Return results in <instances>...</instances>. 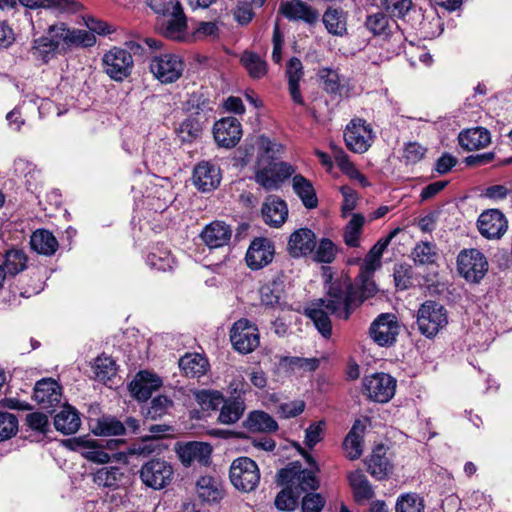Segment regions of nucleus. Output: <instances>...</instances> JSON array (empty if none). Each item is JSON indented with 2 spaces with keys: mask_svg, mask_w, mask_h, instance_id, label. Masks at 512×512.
<instances>
[{
  "mask_svg": "<svg viewBox=\"0 0 512 512\" xmlns=\"http://www.w3.org/2000/svg\"><path fill=\"white\" fill-rule=\"evenodd\" d=\"M365 463L368 472L378 480L387 478L392 470V465L386 456V449L383 445L376 446Z\"/></svg>",
  "mask_w": 512,
  "mask_h": 512,
  "instance_id": "nucleus-31",
  "label": "nucleus"
},
{
  "mask_svg": "<svg viewBox=\"0 0 512 512\" xmlns=\"http://www.w3.org/2000/svg\"><path fill=\"white\" fill-rule=\"evenodd\" d=\"M447 324V310L439 302L427 300L418 308L416 325L418 331L426 338H434Z\"/></svg>",
  "mask_w": 512,
  "mask_h": 512,
  "instance_id": "nucleus-4",
  "label": "nucleus"
},
{
  "mask_svg": "<svg viewBox=\"0 0 512 512\" xmlns=\"http://www.w3.org/2000/svg\"><path fill=\"white\" fill-rule=\"evenodd\" d=\"M93 432L100 436L125 434L124 423L112 416H103L96 421Z\"/></svg>",
  "mask_w": 512,
  "mask_h": 512,
  "instance_id": "nucleus-50",
  "label": "nucleus"
},
{
  "mask_svg": "<svg viewBox=\"0 0 512 512\" xmlns=\"http://www.w3.org/2000/svg\"><path fill=\"white\" fill-rule=\"evenodd\" d=\"M304 75L303 65L299 58L292 57L286 65V76L288 78V88L290 96L295 104L304 105V99L300 92V80Z\"/></svg>",
  "mask_w": 512,
  "mask_h": 512,
  "instance_id": "nucleus-32",
  "label": "nucleus"
},
{
  "mask_svg": "<svg viewBox=\"0 0 512 512\" xmlns=\"http://www.w3.org/2000/svg\"><path fill=\"white\" fill-rule=\"evenodd\" d=\"M123 474L118 467H103L93 476V481L98 486L116 487L122 480Z\"/></svg>",
  "mask_w": 512,
  "mask_h": 512,
  "instance_id": "nucleus-56",
  "label": "nucleus"
},
{
  "mask_svg": "<svg viewBox=\"0 0 512 512\" xmlns=\"http://www.w3.org/2000/svg\"><path fill=\"white\" fill-rule=\"evenodd\" d=\"M353 497L358 504H363L374 498L375 492L362 470H354L347 475Z\"/></svg>",
  "mask_w": 512,
  "mask_h": 512,
  "instance_id": "nucleus-29",
  "label": "nucleus"
},
{
  "mask_svg": "<svg viewBox=\"0 0 512 512\" xmlns=\"http://www.w3.org/2000/svg\"><path fill=\"white\" fill-rule=\"evenodd\" d=\"M162 385L161 379L148 372H140L131 382L130 390L132 395L139 401L148 400L153 391Z\"/></svg>",
  "mask_w": 512,
  "mask_h": 512,
  "instance_id": "nucleus-28",
  "label": "nucleus"
},
{
  "mask_svg": "<svg viewBox=\"0 0 512 512\" xmlns=\"http://www.w3.org/2000/svg\"><path fill=\"white\" fill-rule=\"evenodd\" d=\"M61 387L51 378L39 380L34 387V399L43 408H50L61 400Z\"/></svg>",
  "mask_w": 512,
  "mask_h": 512,
  "instance_id": "nucleus-26",
  "label": "nucleus"
},
{
  "mask_svg": "<svg viewBox=\"0 0 512 512\" xmlns=\"http://www.w3.org/2000/svg\"><path fill=\"white\" fill-rule=\"evenodd\" d=\"M477 228L486 239H500L507 231L508 221L500 210L489 209L479 215Z\"/></svg>",
  "mask_w": 512,
  "mask_h": 512,
  "instance_id": "nucleus-15",
  "label": "nucleus"
},
{
  "mask_svg": "<svg viewBox=\"0 0 512 512\" xmlns=\"http://www.w3.org/2000/svg\"><path fill=\"white\" fill-rule=\"evenodd\" d=\"M71 449L79 451L88 461L104 464L110 461V455L103 450V445L97 441L83 437L67 440Z\"/></svg>",
  "mask_w": 512,
  "mask_h": 512,
  "instance_id": "nucleus-25",
  "label": "nucleus"
},
{
  "mask_svg": "<svg viewBox=\"0 0 512 512\" xmlns=\"http://www.w3.org/2000/svg\"><path fill=\"white\" fill-rule=\"evenodd\" d=\"M338 253L337 246L332 240L328 238H322L317 243L316 248L313 251V260L318 263H332Z\"/></svg>",
  "mask_w": 512,
  "mask_h": 512,
  "instance_id": "nucleus-55",
  "label": "nucleus"
},
{
  "mask_svg": "<svg viewBox=\"0 0 512 512\" xmlns=\"http://www.w3.org/2000/svg\"><path fill=\"white\" fill-rule=\"evenodd\" d=\"M279 13L290 21H303L309 25L315 24L319 19L318 10L302 0L281 2Z\"/></svg>",
  "mask_w": 512,
  "mask_h": 512,
  "instance_id": "nucleus-19",
  "label": "nucleus"
},
{
  "mask_svg": "<svg viewBox=\"0 0 512 512\" xmlns=\"http://www.w3.org/2000/svg\"><path fill=\"white\" fill-rule=\"evenodd\" d=\"M325 427L326 422L324 420L310 424L305 430V445L309 448H313L316 444L322 441Z\"/></svg>",
  "mask_w": 512,
  "mask_h": 512,
  "instance_id": "nucleus-64",
  "label": "nucleus"
},
{
  "mask_svg": "<svg viewBox=\"0 0 512 512\" xmlns=\"http://www.w3.org/2000/svg\"><path fill=\"white\" fill-rule=\"evenodd\" d=\"M147 264L159 271H166L172 268L173 258L168 251L151 252L147 256Z\"/></svg>",
  "mask_w": 512,
  "mask_h": 512,
  "instance_id": "nucleus-63",
  "label": "nucleus"
},
{
  "mask_svg": "<svg viewBox=\"0 0 512 512\" xmlns=\"http://www.w3.org/2000/svg\"><path fill=\"white\" fill-rule=\"evenodd\" d=\"M365 426L360 420H356L346 435L342 447L346 458L349 460L359 459L363 453V435Z\"/></svg>",
  "mask_w": 512,
  "mask_h": 512,
  "instance_id": "nucleus-30",
  "label": "nucleus"
},
{
  "mask_svg": "<svg viewBox=\"0 0 512 512\" xmlns=\"http://www.w3.org/2000/svg\"><path fill=\"white\" fill-rule=\"evenodd\" d=\"M176 451L185 466H190L195 462L207 466L210 463L212 447L205 442L193 441L179 445Z\"/></svg>",
  "mask_w": 512,
  "mask_h": 512,
  "instance_id": "nucleus-20",
  "label": "nucleus"
},
{
  "mask_svg": "<svg viewBox=\"0 0 512 512\" xmlns=\"http://www.w3.org/2000/svg\"><path fill=\"white\" fill-rule=\"evenodd\" d=\"M300 496L290 486L281 490L275 498V506L281 511H292L297 507Z\"/></svg>",
  "mask_w": 512,
  "mask_h": 512,
  "instance_id": "nucleus-59",
  "label": "nucleus"
},
{
  "mask_svg": "<svg viewBox=\"0 0 512 512\" xmlns=\"http://www.w3.org/2000/svg\"><path fill=\"white\" fill-rule=\"evenodd\" d=\"M399 333V321L393 313L379 314L369 327L370 338L380 347L394 345Z\"/></svg>",
  "mask_w": 512,
  "mask_h": 512,
  "instance_id": "nucleus-10",
  "label": "nucleus"
},
{
  "mask_svg": "<svg viewBox=\"0 0 512 512\" xmlns=\"http://www.w3.org/2000/svg\"><path fill=\"white\" fill-rule=\"evenodd\" d=\"M28 257L22 249H10L6 251L4 257V270L9 275H17L27 268Z\"/></svg>",
  "mask_w": 512,
  "mask_h": 512,
  "instance_id": "nucleus-48",
  "label": "nucleus"
},
{
  "mask_svg": "<svg viewBox=\"0 0 512 512\" xmlns=\"http://www.w3.org/2000/svg\"><path fill=\"white\" fill-rule=\"evenodd\" d=\"M457 270L466 281L479 283L488 271V261L478 249H463L457 256Z\"/></svg>",
  "mask_w": 512,
  "mask_h": 512,
  "instance_id": "nucleus-6",
  "label": "nucleus"
},
{
  "mask_svg": "<svg viewBox=\"0 0 512 512\" xmlns=\"http://www.w3.org/2000/svg\"><path fill=\"white\" fill-rule=\"evenodd\" d=\"M292 189L300 198L307 209H314L318 206L316 190L312 182L301 174L292 175Z\"/></svg>",
  "mask_w": 512,
  "mask_h": 512,
  "instance_id": "nucleus-34",
  "label": "nucleus"
},
{
  "mask_svg": "<svg viewBox=\"0 0 512 512\" xmlns=\"http://www.w3.org/2000/svg\"><path fill=\"white\" fill-rule=\"evenodd\" d=\"M205 122L201 117L190 115L179 125L177 133L183 142H192L200 137Z\"/></svg>",
  "mask_w": 512,
  "mask_h": 512,
  "instance_id": "nucleus-46",
  "label": "nucleus"
},
{
  "mask_svg": "<svg viewBox=\"0 0 512 512\" xmlns=\"http://www.w3.org/2000/svg\"><path fill=\"white\" fill-rule=\"evenodd\" d=\"M173 468L165 460L152 459L146 462L140 470L142 482L153 489H161L167 486L173 478Z\"/></svg>",
  "mask_w": 512,
  "mask_h": 512,
  "instance_id": "nucleus-14",
  "label": "nucleus"
},
{
  "mask_svg": "<svg viewBox=\"0 0 512 512\" xmlns=\"http://www.w3.org/2000/svg\"><path fill=\"white\" fill-rule=\"evenodd\" d=\"M412 257L417 265H428L436 261L437 248L432 242L417 243L412 251Z\"/></svg>",
  "mask_w": 512,
  "mask_h": 512,
  "instance_id": "nucleus-53",
  "label": "nucleus"
},
{
  "mask_svg": "<svg viewBox=\"0 0 512 512\" xmlns=\"http://www.w3.org/2000/svg\"><path fill=\"white\" fill-rule=\"evenodd\" d=\"M365 223V217L360 213L352 214L351 219L344 228V242L348 247L356 248L360 245V235Z\"/></svg>",
  "mask_w": 512,
  "mask_h": 512,
  "instance_id": "nucleus-43",
  "label": "nucleus"
},
{
  "mask_svg": "<svg viewBox=\"0 0 512 512\" xmlns=\"http://www.w3.org/2000/svg\"><path fill=\"white\" fill-rule=\"evenodd\" d=\"M397 381L387 373H375L363 379L364 392L374 402L387 403L395 395Z\"/></svg>",
  "mask_w": 512,
  "mask_h": 512,
  "instance_id": "nucleus-12",
  "label": "nucleus"
},
{
  "mask_svg": "<svg viewBox=\"0 0 512 512\" xmlns=\"http://www.w3.org/2000/svg\"><path fill=\"white\" fill-rule=\"evenodd\" d=\"M348 11L339 6H328L322 15V23L329 34L344 37L348 34Z\"/></svg>",
  "mask_w": 512,
  "mask_h": 512,
  "instance_id": "nucleus-24",
  "label": "nucleus"
},
{
  "mask_svg": "<svg viewBox=\"0 0 512 512\" xmlns=\"http://www.w3.org/2000/svg\"><path fill=\"white\" fill-rule=\"evenodd\" d=\"M283 150L284 146L282 144L273 142L266 136H260L258 139L257 158H264L268 162L278 161Z\"/></svg>",
  "mask_w": 512,
  "mask_h": 512,
  "instance_id": "nucleus-54",
  "label": "nucleus"
},
{
  "mask_svg": "<svg viewBox=\"0 0 512 512\" xmlns=\"http://www.w3.org/2000/svg\"><path fill=\"white\" fill-rule=\"evenodd\" d=\"M261 214L267 225L279 228L288 217L287 203L277 195H269L262 204Z\"/></svg>",
  "mask_w": 512,
  "mask_h": 512,
  "instance_id": "nucleus-21",
  "label": "nucleus"
},
{
  "mask_svg": "<svg viewBox=\"0 0 512 512\" xmlns=\"http://www.w3.org/2000/svg\"><path fill=\"white\" fill-rule=\"evenodd\" d=\"M213 135L219 146L232 148L236 146L241 139V124L235 117L222 118L215 122L213 127Z\"/></svg>",
  "mask_w": 512,
  "mask_h": 512,
  "instance_id": "nucleus-16",
  "label": "nucleus"
},
{
  "mask_svg": "<svg viewBox=\"0 0 512 512\" xmlns=\"http://www.w3.org/2000/svg\"><path fill=\"white\" fill-rule=\"evenodd\" d=\"M333 158L342 173L350 179L357 180L362 187H369L371 184L364 174L350 161L346 152L336 145H331Z\"/></svg>",
  "mask_w": 512,
  "mask_h": 512,
  "instance_id": "nucleus-36",
  "label": "nucleus"
},
{
  "mask_svg": "<svg viewBox=\"0 0 512 512\" xmlns=\"http://www.w3.org/2000/svg\"><path fill=\"white\" fill-rule=\"evenodd\" d=\"M366 29L374 36H389L393 26L397 27L395 20L384 12L368 15L365 20Z\"/></svg>",
  "mask_w": 512,
  "mask_h": 512,
  "instance_id": "nucleus-41",
  "label": "nucleus"
},
{
  "mask_svg": "<svg viewBox=\"0 0 512 512\" xmlns=\"http://www.w3.org/2000/svg\"><path fill=\"white\" fill-rule=\"evenodd\" d=\"M102 61L105 73L118 82L131 75L134 65L131 53L117 47L106 52Z\"/></svg>",
  "mask_w": 512,
  "mask_h": 512,
  "instance_id": "nucleus-13",
  "label": "nucleus"
},
{
  "mask_svg": "<svg viewBox=\"0 0 512 512\" xmlns=\"http://www.w3.org/2000/svg\"><path fill=\"white\" fill-rule=\"evenodd\" d=\"M229 476L234 487L243 492L255 490L260 482L258 465L249 457L235 459L230 466Z\"/></svg>",
  "mask_w": 512,
  "mask_h": 512,
  "instance_id": "nucleus-5",
  "label": "nucleus"
},
{
  "mask_svg": "<svg viewBox=\"0 0 512 512\" xmlns=\"http://www.w3.org/2000/svg\"><path fill=\"white\" fill-rule=\"evenodd\" d=\"M316 248V235L309 228H300L294 231L287 244L289 254L293 258L306 257Z\"/></svg>",
  "mask_w": 512,
  "mask_h": 512,
  "instance_id": "nucleus-22",
  "label": "nucleus"
},
{
  "mask_svg": "<svg viewBox=\"0 0 512 512\" xmlns=\"http://www.w3.org/2000/svg\"><path fill=\"white\" fill-rule=\"evenodd\" d=\"M308 464L314 469H303L299 462L290 463L287 467L279 470L278 483L283 486H290L300 496L302 493L317 490L320 482L316 477L319 471L315 459L307 454L305 456Z\"/></svg>",
  "mask_w": 512,
  "mask_h": 512,
  "instance_id": "nucleus-2",
  "label": "nucleus"
},
{
  "mask_svg": "<svg viewBox=\"0 0 512 512\" xmlns=\"http://www.w3.org/2000/svg\"><path fill=\"white\" fill-rule=\"evenodd\" d=\"M363 301L362 295L349 281H331L329 276L325 298L312 302L304 309V314L313 321L318 332L329 339L332 335L329 313L339 319L347 320Z\"/></svg>",
  "mask_w": 512,
  "mask_h": 512,
  "instance_id": "nucleus-1",
  "label": "nucleus"
},
{
  "mask_svg": "<svg viewBox=\"0 0 512 512\" xmlns=\"http://www.w3.org/2000/svg\"><path fill=\"white\" fill-rule=\"evenodd\" d=\"M187 29V20L179 2L172 7L169 18L163 24V34L172 40H183Z\"/></svg>",
  "mask_w": 512,
  "mask_h": 512,
  "instance_id": "nucleus-27",
  "label": "nucleus"
},
{
  "mask_svg": "<svg viewBox=\"0 0 512 512\" xmlns=\"http://www.w3.org/2000/svg\"><path fill=\"white\" fill-rule=\"evenodd\" d=\"M194 396L202 410H217L223 402V396L218 391L200 390Z\"/></svg>",
  "mask_w": 512,
  "mask_h": 512,
  "instance_id": "nucleus-57",
  "label": "nucleus"
},
{
  "mask_svg": "<svg viewBox=\"0 0 512 512\" xmlns=\"http://www.w3.org/2000/svg\"><path fill=\"white\" fill-rule=\"evenodd\" d=\"M319 78L323 82L324 90L330 94H337L341 92L342 86L340 78L336 71L329 68H322L319 73Z\"/></svg>",
  "mask_w": 512,
  "mask_h": 512,
  "instance_id": "nucleus-61",
  "label": "nucleus"
},
{
  "mask_svg": "<svg viewBox=\"0 0 512 512\" xmlns=\"http://www.w3.org/2000/svg\"><path fill=\"white\" fill-rule=\"evenodd\" d=\"M374 132L370 124L361 118L352 119L344 130L346 147L354 153H365L374 142Z\"/></svg>",
  "mask_w": 512,
  "mask_h": 512,
  "instance_id": "nucleus-9",
  "label": "nucleus"
},
{
  "mask_svg": "<svg viewBox=\"0 0 512 512\" xmlns=\"http://www.w3.org/2000/svg\"><path fill=\"white\" fill-rule=\"evenodd\" d=\"M231 237L232 229L223 221H213L207 224L200 233L201 240L210 249L227 246Z\"/></svg>",
  "mask_w": 512,
  "mask_h": 512,
  "instance_id": "nucleus-23",
  "label": "nucleus"
},
{
  "mask_svg": "<svg viewBox=\"0 0 512 512\" xmlns=\"http://www.w3.org/2000/svg\"><path fill=\"white\" fill-rule=\"evenodd\" d=\"M395 286L400 290H406L412 286L413 270L410 265L398 264L394 267Z\"/></svg>",
  "mask_w": 512,
  "mask_h": 512,
  "instance_id": "nucleus-62",
  "label": "nucleus"
},
{
  "mask_svg": "<svg viewBox=\"0 0 512 512\" xmlns=\"http://www.w3.org/2000/svg\"><path fill=\"white\" fill-rule=\"evenodd\" d=\"M424 500L417 493L410 492L398 496L395 512H424Z\"/></svg>",
  "mask_w": 512,
  "mask_h": 512,
  "instance_id": "nucleus-51",
  "label": "nucleus"
},
{
  "mask_svg": "<svg viewBox=\"0 0 512 512\" xmlns=\"http://www.w3.org/2000/svg\"><path fill=\"white\" fill-rule=\"evenodd\" d=\"M241 63L253 79H260L267 73V62L254 52L245 51Z\"/></svg>",
  "mask_w": 512,
  "mask_h": 512,
  "instance_id": "nucleus-47",
  "label": "nucleus"
},
{
  "mask_svg": "<svg viewBox=\"0 0 512 512\" xmlns=\"http://www.w3.org/2000/svg\"><path fill=\"white\" fill-rule=\"evenodd\" d=\"M31 248L38 254L52 256L59 244L56 237L46 229H37L30 237Z\"/></svg>",
  "mask_w": 512,
  "mask_h": 512,
  "instance_id": "nucleus-39",
  "label": "nucleus"
},
{
  "mask_svg": "<svg viewBox=\"0 0 512 512\" xmlns=\"http://www.w3.org/2000/svg\"><path fill=\"white\" fill-rule=\"evenodd\" d=\"M58 46L53 43L46 35L33 41L31 52L37 59L46 64L58 54Z\"/></svg>",
  "mask_w": 512,
  "mask_h": 512,
  "instance_id": "nucleus-44",
  "label": "nucleus"
},
{
  "mask_svg": "<svg viewBox=\"0 0 512 512\" xmlns=\"http://www.w3.org/2000/svg\"><path fill=\"white\" fill-rule=\"evenodd\" d=\"M173 407V400L165 395H158L153 398L145 409V418L157 420L162 418Z\"/></svg>",
  "mask_w": 512,
  "mask_h": 512,
  "instance_id": "nucleus-52",
  "label": "nucleus"
},
{
  "mask_svg": "<svg viewBox=\"0 0 512 512\" xmlns=\"http://www.w3.org/2000/svg\"><path fill=\"white\" fill-rule=\"evenodd\" d=\"M274 257V246L272 242L264 237L255 238L245 256L247 266L252 270H259L272 262Z\"/></svg>",
  "mask_w": 512,
  "mask_h": 512,
  "instance_id": "nucleus-17",
  "label": "nucleus"
},
{
  "mask_svg": "<svg viewBox=\"0 0 512 512\" xmlns=\"http://www.w3.org/2000/svg\"><path fill=\"white\" fill-rule=\"evenodd\" d=\"M81 420L77 410L71 406H65L54 417L55 429L64 435L74 434L78 431Z\"/></svg>",
  "mask_w": 512,
  "mask_h": 512,
  "instance_id": "nucleus-38",
  "label": "nucleus"
},
{
  "mask_svg": "<svg viewBox=\"0 0 512 512\" xmlns=\"http://www.w3.org/2000/svg\"><path fill=\"white\" fill-rule=\"evenodd\" d=\"M295 167L284 161L268 162L257 158L255 163L254 181L267 191L278 190L282 184L292 177Z\"/></svg>",
  "mask_w": 512,
  "mask_h": 512,
  "instance_id": "nucleus-3",
  "label": "nucleus"
},
{
  "mask_svg": "<svg viewBox=\"0 0 512 512\" xmlns=\"http://www.w3.org/2000/svg\"><path fill=\"white\" fill-rule=\"evenodd\" d=\"M221 405L217 420L223 425H232L238 422L246 409L245 400L240 395L223 399Z\"/></svg>",
  "mask_w": 512,
  "mask_h": 512,
  "instance_id": "nucleus-33",
  "label": "nucleus"
},
{
  "mask_svg": "<svg viewBox=\"0 0 512 512\" xmlns=\"http://www.w3.org/2000/svg\"><path fill=\"white\" fill-rule=\"evenodd\" d=\"M53 43L60 47L63 43L67 48L70 47H91L96 43L94 34L87 30L69 29L64 22L52 24L47 29V35Z\"/></svg>",
  "mask_w": 512,
  "mask_h": 512,
  "instance_id": "nucleus-8",
  "label": "nucleus"
},
{
  "mask_svg": "<svg viewBox=\"0 0 512 512\" xmlns=\"http://www.w3.org/2000/svg\"><path fill=\"white\" fill-rule=\"evenodd\" d=\"M18 432V419L17 417L8 412H0V441H5Z\"/></svg>",
  "mask_w": 512,
  "mask_h": 512,
  "instance_id": "nucleus-60",
  "label": "nucleus"
},
{
  "mask_svg": "<svg viewBox=\"0 0 512 512\" xmlns=\"http://www.w3.org/2000/svg\"><path fill=\"white\" fill-rule=\"evenodd\" d=\"M192 181L201 192L213 191L221 182L220 168L209 161H201L193 169Z\"/></svg>",
  "mask_w": 512,
  "mask_h": 512,
  "instance_id": "nucleus-18",
  "label": "nucleus"
},
{
  "mask_svg": "<svg viewBox=\"0 0 512 512\" xmlns=\"http://www.w3.org/2000/svg\"><path fill=\"white\" fill-rule=\"evenodd\" d=\"M187 110L191 112L190 115L201 117L207 121V116L213 111L211 101L201 93H192L187 102Z\"/></svg>",
  "mask_w": 512,
  "mask_h": 512,
  "instance_id": "nucleus-49",
  "label": "nucleus"
},
{
  "mask_svg": "<svg viewBox=\"0 0 512 512\" xmlns=\"http://www.w3.org/2000/svg\"><path fill=\"white\" fill-rule=\"evenodd\" d=\"M386 243L377 241L365 256L361 266V275L372 277L373 273L381 267V257L386 249Z\"/></svg>",
  "mask_w": 512,
  "mask_h": 512,
  "instance_id": "nucleus-45",
  "label": "nucleus"
},
{
  "mask_svg": "<svg viewBox=\"0 0 512 512\" xmlns=\"http://www.w3.org/2000/svg\"><path fill=\"white\" fill-rule=\"evenodd\" d=\"M458 139L461 147L467 151L484 148L491 141L490 132L484 127H475L462 131Z\"/></svg>",
  "mask_w": 512,
  "mask_h": 512,
  "instance_id": "nucleus-37",
  "label": "nucleus"
},
{
  "mask_svg": "<svg viewBox=\"0 0 512 512\" xmlns=\"http://www.w3.org/2000/svg\"><path fill=\"white\" fill-rule=\"evenodd\" d=\"M243 425L252 432H274L278 429L277 422L264 411L251 412Z\"/></svg>",
  "mask_w": 512,
  "mask_h": 512,
  "instance_id": "nucleus-42",
  "label": "nucleus"
},
{
  "mask_svg": "<svg viewBox=\"0 0 512 512\" xmlns=\"http://www.w3.org/2000/svg\"><path fill=\"white\" fill-rule=\"evenodd\" d=\"M230 341L238 352L251 353L260 344L257 326L246 318L239 319L230 330Z\"/></svg>",
  "mask_w": 512,
  "mask_h": 512,
  "instance_id": "nucleus-11",
  "label": "nucleus"
},
{
  "mask_svg": "<svg viewBox=\"0 0 512 512\" xmlns=\"http://www.w3.org/2000/svg\"><path fill=\"white\" fill-rule=\"evenodd\" d=\"M179 367L187 377L199 378L206 374L209 363L201 354L187 353L179 359Z\"/></svg>",
  "mask_w": 512,
  "mask_h": 512,
  "instance_id": "nucleus-40",
  "label": "nucleus"
},
{
  "mask_svg": "<svg viewBox=\"0 0 512 512\" xmlns=\"http://www.w3.org/2000/svg\"><path fill=\"white\" fill-rule=\"evenodd\" d=\"M284 275H276L272 280L260 288V297L263 305L267 307L280 306L284 296Z\"/></svg>",
  "mask_w": 512,
  "mask_h": 512,
  "instance_id": "nucleus-35",
  "label": "nucleus"
},
{
  "mask_svg": "<svg viewBox=\"0 0 512 512\" xmlns=\"http://www.w3.org/2000/svg\"><path fill=\"white\" fill-rule=\"evenodd\" d=\"M149 68L159 82L171 84L182 76L185 63L177 54L163 53L152 57Z\"/></svg>",
  "mask_w": 512,
  "mask_h": 512,
  "instance_id": "nucleus-7",
  "label": "nucleus"
},
{
  "mask_svg": "<svg viewBox=\"0 0 512 512\" xmlns=\"http://www.w3.org/2000/svg\"><path fill=\"white\" fill-rule=\"evenodd\" d=\"M95 376L99 381L106 382L116 374V363L108 356H100L95 360Z\"/></svg>",
  "mask_w": 512,
  "mask_h": 512,
  "instance_id": "nucleus-58",
  "label": "nucleus"
}]
</instances>
